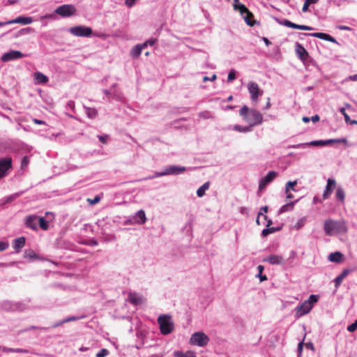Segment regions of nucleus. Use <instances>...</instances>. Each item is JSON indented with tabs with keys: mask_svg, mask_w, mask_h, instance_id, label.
Returning a JSON list of instances; mask_svg holds the SVG:
<instances>
[{
	"mask_svg": "<svg viewBox=\"0 0 357 357\" xmlns=\"http://www.w3.org/2000/svg\"><path fill=\"white\" fill-rule=\"evenodd\" d=\"M156 41H157L156 38H150L148 40L145 41L144 43L140 44V45L142 46V49H144V48L147 47L149 45H150V46L153 45Z\"/></svg>",
	"mask_w": 357,
	"mask_h": 357,
	"instance_id": "46",
	"label": "nucleus"
},
{
	"mask_svg": "<svg viewBox=\"0 0 357 357\" xmlns=\"http://www.w3.org/2000/svg\"><path fill=\"white\" fill-rule=\"evenodd\" d=\"M336 186V181L333 178H328L327 180V184L325 187L324 193H323V199L326 200L327 199L330 195H331L333 190Z\"/></svg>",
	"mask_w": 357,
	"mask_h": 357,
	"instance_id": "16",
	"label": "nucleus"
},
{
	"mask_svg": "<svg viewBox=\"0 0 357 357\" xmlns=\"http://www.w3.org/2000/svg\"><path fill=\"white\" fill-rule=\"evenodd\" d=\"M9 246V244L6 241H0V252L3 251L7 249Z\"/></svg>",
	"mask_w": 357,
	"mask_h": 357,
	"instance_id": "56",
	"label": "nucleus"
},
{
	"mask_svg": "<svg viewBox=\"0 0 357 357\" xmlns=\"http://www.w3.org/2000/svg\"><path fill=\"white\" fill-rule=\"evenodd\" d=\"M298 202V199L294 201V202H290L287 203L286 204L282 206L278 211V214L280 215L283 213L293 211L295 204L297 203Z\"/></svg>",
	"mask_w": 357,
	"mask_h": 357,
	"instance_id": "26",
	"label": "nucleus"
},
{
	"mask_svg": "<svg viewBox=\"0 0 357 357\" xmlns=\"http://www.w3.org/2000/svg\"><path fill=\"white\" fill-rule=\"evenodd\" d=\"M97 114H98V112L96 109L89 108V107L86 108V114L89 118L94 119L97 116Z\"/></svg>",
	"mask_w": 357,
	"mask_h": 357,
	"instance_id": "43",
	"label": "nucleus"
},
{
	"mask_svg": "<svg viewBox=\"0 0 357 357\" xmlns=\"http://www.w3.org/2000/svg\"><path fill=\"white\" fill-rule=\"evenodd\" d=\"M319 300V296L311 294L307 301H305L301 305L295 308L296 317L300 318L310 312L313 305Z\"/></svg>",
	"mask_w": 357,
	"mask_h": 357,
	"instance_id": "3",
	"label": "nucleus"
},
{
	"mask_svg": "<svg viewBox=\"0 0 357 357\" xmlns=\"http://www.w3.org/2000/svg\"><path fill=\"white\" fill-rule=\"evenodd\" d=\"M347 140L346 138L330 139L326 140H314L309 142L300 143L296 144L289 145V149H307L310 146H324L335 143H344L346 144Z\"/></svg>",
	"mask_w": 357,
	"mask_h": 357,
	"instance_id": "1",
	"label": "nucleus"
},
{
	"mask_svg": "<svg viewBox=\"0 0 357 357\" xmlns=\"http://www.w3.org/2000/svg\"><path fill=\"white\" fill-rule=\"evenodd\" d=\"M344 255L340 252H331L328 256V260L331 262H335V263H341L343 261Z\"/></svg>",
	"mask_w": 357,
	"mask_h": 357,
	"instance_id": "24",
	"label": "nucleus"
},
{
	"mask_svg": "<svg viewBox=\"0 0 357 357\" xmlns=\"http://www.w3.org/2000/svg\"><path fill=\"white\" fill-rule=\"evenodd\" d=\"M263 261L273 265H280L283 263V258L279 255H272L264 258Z\"/></svg>",
	"mask_w": 357,
	"mask_h": 357,
	"instance_id": "22",
	"label": "nucleus"
},
{
	"mask_svg": "<svg viewBox=\"0 0 357 357\" xmlns=\"http://www.w3.org/2000/svg\"><path fill=\"white\" fill-rule=\"evenodd\" d=\"M276 22L283 26L290 27L292 29H298V24H295L294 22H291V21L284 19V20H280L278 18H275Z\"/></svg>",
	"mask_w": 357,
	"mask_h": 357,
	"instance_id": "30",
	"label": "nucleus"
},
{
	"mask_svg": "<svg viewBox=\"0 0 357 357\" xmlns=\"http://www.w3.org/2000/svg\"><path fill=\"white\" fill-rule=\"evenodd\" d=\"M210 187V182L207 181L204 183L202 186H200L197 190V195L199 197H202L205 195V192L207 190H208Z\"/></svg>",
	"mask_w": 357,
	"mask_h": 357,
	"instance_id": "31",
	"label": "nucleus"
},
{
	"mask_svg": "<svg viewBox=\"0 0 357 357\" xmlns=\"http://www.w3.org/2000/svg\"><path fill=\"white\" fill-rule=\"evenodd\" d=\"M174 357H196V354L192 351H188L186 352L176 351L174 352Z\"/></svg>",
	"mask_w": 357,
	"mask_h": 357,
	"instance_id": "32",
	"label": "nucleus"
},
{
	"mask_svg": "<svg viewBox=\"0 0 357 357\" xmlns=\"http://www.w3.org/2000/svg\"><path fill=\"white\" fill-rule=\"evenodd\" d=\"M165 176V171L163 170L162 172H156L154 173L153 175L147 176V177L143 178L142 180L153 179L155 178H158V177Z\"/></svg>",
	"mask_w": 357,
	"mask_h": 357,
	"instance_id": "45",
	"label": "nucleus"
},
{
	"mask_svg": "<svg viewBox=\"0 0 357 357\" xmlns=\"http://www.w3.org/2000/svg\"><path fill=\"white\" fill-rule=\"evenodd\" d=\"M22 194V192H16V193H14L13 195H9L8 197H4L2 199V204H8V203L13 202L17 197H19Z\"/></svg>",
	"mask_w": 357,
	"mask_h": 357,
	"instance_id": "34",
	"label": "nucleus"
},
{
	"mask_svg": "<svg viewBox=\"0 0 357 357\" xmlns=\"http://www.w3.org/2000/svg\"><path fill=\"white\" fill-rule=\"evenodd\" d=\"M268 207L267 206H264L261 207L260 211L258 213V216L262 215L263 213H266L268 211Z\"/></svg>",
	"mask_w": 357,
	"mask_h": 357,
	"instance_id": "62",
	"label": "nucleus"
},
{
	"mask_svg": "<svg viewBox=\"0 0 357 357\" xmlns=\"http://www.w3.org/2000/svg\"><path fill=\"white\" fill-rule=\"evenodd\" d=\"M33 31V29L31 27L23 28L19 31V32L16 35V37L29 33L32 32Z\"/></svg>",
	"mask_w": 357,
	"mask_h": 357,
	"instance_id": "47",
	"label": "nucleus"
},
{
	"mask_svg": "<svg viewBox=\"0 0 357 357\" xmlns=\"http://www.w3.org/2000/svg\"><path fill=\"white\" fill-rule=\"evenodd\" d=\"M236 78V70L234 69H231L228 74L227 81L232 82Z\"/></svg>",
	"mask_w": 357,
	"mask_h": 357,
	"instance_id": "48",
	"label": "nucleus"
},
{
	"mask_svg": "<svg viewBox=\"0 0 357 357\" xmlns=\"http://www.w3.org/2000/svg\"><path fill=\"white\" fill-rule=\"evenodd\" d=\"M29 162V157L28 156H24L22 158V167H26V165H28Z\"/></svg>",
	"mask_w": 357,
	"mask_h": 357,
	"instance_id": "60",
	"label": "nucleus"
},
{
	"mask_svg": "<svg viewBox=\"0 0 357 357\" xmlns=\"http://www.w3.org/2000/svg\"><path fill=\"white\" fill-rule=\"evenodd\" d=\"M109 354V351L106 349H100L96 355V357H105L107 356Z\"/></svg>",
	"mask_w": 357,
	"mask_h": 357,
	"instance_id": "49",
	"label": "nucleus"
},
{
	"mask_svg": "<svg viewBox=\"0 0 357 357\" xmlns=\"http://www.w3.org/2000/svg\"><path fill=\"white\" fill-rule=\"evenodd\" d=\"M208 341L209 339L208 336L203 332H195L192 335L190 338V343L199 347L206 346Z\"/></svg>",
	"mask_w": 357,
	"mask_h": 357,
	"instance_id": "9",
	"label": "nucleus"
},
{
	"mask_svg": "<svg viewBox=\"0 0 357 357\" xmlns=\"http://www.w3.org/2000/svg\"><path fill=\"white\" fill-rule=\"evenodd\" d=\"M258 271V274L256 275L257 278H259L261 282L265 281L267 280V277L265 275H263L262 273L264 270V268L262 265H259L257 267Z\"/></svg>",
	"mask_w": 357,
	"mask_h": 357,
	"instance_id": "40",
	"label": "nucleus"
},
{
	"mask_svg": "<svg viewBox=\"0 0 357 357\" xmlns=\"http://www.w3.org/2000/svg\"><path fill=\"white\" fill-rule=\"evenodd\" d=\"M227 130L232 129L233 130H235V131H237L239 132H243V133H246V132H249L252 131V128L250 126H240V125H234V126H229L227 127Z\"/></svg>",
	"mask_w": 357,
	"mask_h": 357,
	"instance_id": "27",
	"label": "nucleus"
},
{
	"mask_svg": "<svg viewBox=\"0 0 357 357\" xmlns=\"http://www.w3.org/2000/svg\"><path fill=\"white\" fill-rule=\"evenodd\" d=\"M33 20L31 17L19 16L14 20L6 21L7 25L11 24H22L24 25L30 24Z\"/></svg>",
	"mask_w": 357,
	"mask_h": 357,
	"instance_id": "18",
	"label": "nucleus"
},
{
	"mask_svg": "<svg viewBox=\"0 0 357 357\" xmlns=\"http://www.w3.org/2000/svg\"><path fill=\"white\" fill-rule=\"evenodd\" d=\"M278 176V173L274 171H270L268 174L262 178L260 179L259 183V190H263L265 188L271 183L275 177Z\"/></svg>",
	"mask_w": 357,
	"mask_h": 357,
	"instance_id": "12",
	"label": "nucleus"
},
{
	"mask_svg": "<svg viewBox=\"0 0 357 357\" xmlns=\"http://www.w3.org/2000/svg\"><path fill=\"white\" fill-rule=\"evenodd\" d=\"M344 121L347 124L357 125V120H351L349 115H345Z\"/></svg>",
	"mask_w": 357,
	"mask_h": 357,
	"instance_id": "54",
	"label": "nucleus"
},
{
	"mask_svg": "<svg viewBox=\"0 0 357 357\" xmlns=\"http://www.w3.org/2000/svg\"><path fill=\"white\" fill-rule=\"evenodd\" d=\"M234 9L235 10H238L243 15L245 22L249 26H253L254 22L250 20V17H252V14L250 13L249 10L242 3H240L239 0H234Z\"/></svg>",
	"mask_w": 357,
	"mask_h": 357,
	"instance_id": "6",
	"label": "nucleus"
},
{
	"mask_svg": "<svg viewBox=\"0 0 357 357\" xmlns=\"http://www.w3.org/2000/svg\"><path fill=\"white\" fill-rule=\"evenodd\" d=\"M38 224L43 230H47L49 228V222L44 217L38 216Z\"/></svg>",
	"mask_w": 357,
	"mask_h": 357,
	"instance_id": "39",
	"label": "nucleus"
},
{
	"mask_svg": "<svg viewBox=\"0 0 357 357\" xmlns=\"http://www.w3.org/2000/svg\"><path fill=\"white\" fill-rule=\"evenodd\" d=\"M351 273V270L345 268L334 279L335 287L337 289L342 284L343 280Z\"/></svg>",
	"mask_w": 357,
	"mask_h": 357,
	"instance_id": "23",
	"label": "nucleus"
},
{
	"mask_svg": "<svg viewBox=\"0 0 357 357\" xmlns=\"http://www.w3.org/2000/svg\"><path fill=\"white\" fill-rule=\"evenodd\" d=\"M26 239L24 237H19L15 238L13 242V247L15 250V252L18 253L21 249L25 245Z\"/></svg>",
	"mask_w": 357,
	"mask_h": 357,
	"instance_id": "25",
	"label": "nucleus"
},
{
	"mask_svg": "<svg viewBox=\"0 0 357 357\" xmlns=\"http://www.w3.org/2000/svg\"><path fill=\"white\" fill-rule=\"evenodd\" d=\"M107 137H108V136H107V135H99V136H98V139H99V140H100L102 143H103V144H105V143H106V142H107Z\"/></svg>",
	"mask_w": 357,
	"mask_h": 357,
	"instance_id": "64",
	"label": "nucleus"
},
{
	"mask_svg": "<svg viewBox=\"0 0 357 357\" xmlns=\"http://www.w3.org/2000/svg\"><path fill=\"white\" fill-rule=\"evenodd\" d=\"M24 257L29 258L31 260H34L36 259H38V255L33 250H26L24 252Z\"/></svg>",
	"mask_w": 357,
	"mask_h": 357,
	"instance_id": "42",
	"label": "nucleus"
},
{
	"mask_svg": "<svg viewBox=\"0 0 357 357\" xmlns=\"http://www.w3.org/2000/svg\"><path fill=\"white\" fill-rule=\"evenodd\" d=\"M103 93L107 96V99L112 98V86L109 89H103Z\"/></svg>",
	"mask_w": 357,
	"mask_h": 357,
	"instance_id": "55",
	"label": "nucleus"
},
{
	"mask_svg": "<svg viewBox=\"0 0 357 357\" xmlns=\"http://www.w3.org/2000/svg\"><path fill=\"white\" fill-rule=\"evenodd\" d=\"M12 167V159L10 157L0 159V178L6 174V172Z\"/></svg>",
	"mask_w": 357,
	"mask_h": 357,
	"instance_id": "14",
	"label": "nucleus"
},
{
	"mask_svg": "<svg viewBox=\"0 0 357 357\" xmlns=\"http://www.w3.org/2000/svg\"><path fill=\"white\" fill-rule=\"evenodd\" d=\"M296 53L298 57L303 61H305L309 57L308 52L305 47L298 43H296Z\"/></svg>",
	"mask_w": 357,
	"mask_h": 357,
	"instance_id": "20",
	"label": "nucleus"
},
{
	"mask_svg": "<svg viewBox=\"0 0 357 357\" xmlns=\"http://www.w3.org/2000/svg\"><path fill=\"white\" fill-rule=\"evenodd\" d=\"M68 32L77 37H91L92 35L96 37H102V34L93 33L91 27L85 26H75L70 28Z\"/></svg>",
	"mask_w": 357,
	"mask_h": 357,
	"instance_id": "4",
	"label": "nucleus"
},
{
	"mask_svg": "<svg viewBox=\"0 0 357 357\" xmlns=\"http://www.w3.org/2000/svg\"><path fill=\"white\" fill-rule=\"evenodd\" d=\"M1 307L5 311H15V310H23L24 309V305L22 303H13L10 301H4L1 303Z\"/></svg>",
	"mask_w": 357,
	"mask_h": 357,
	"instance_id": "10",
	"label": "nucleus"
},
{
	"mask_svg": "<svg viewBox=\"0 0 357 357\" xmlns=\"http://www.w3.org/2000/svg\"><path fill=\"white\" fill-rule=\"evenodd\" d=\"M298 29L303 30V31H310L312 30L313 28L307 25H300L298 24Z\"/></svg>",
	"mask_w": 357,
	"mask_h": 357,
	"instance_id": "58",
	"label": "nucleus"
},
{
	"mask_svg": "<svg viewBox=\"0 0 357 357\" xmlns=\"http://www.w3.org/2000/svg\"><path fill=\"white\" fill-rule=\"evenodd\" d=\"M248 90L250 94V98L252 102H256L259 96H261L263 91L260 90L256 82H250L248 84Z\"/></svg>",
	"mask_w": 357,
	"mask_h": 357,
	"instance_id": "11",
	"label": "nucleus"
},
{
	"mask_svg": "<svg viewBox=\"0 0 357 357\" xmlns=\"http://www.w3.org/2000/svg\"><path fill=\"white\" fill-rule=\"evenodd\" d=\"M79 319V317L70 316V317L63 319V322H65V324H66V323L70 322V321H77Z\"/></svg>",
	"mask_w": 357,
	"mask_h": 357,
	"instance_id": "53",
	"label": "nucleus"
},
{
	"mask_svg": "<svg viewBox=\"0 0 357 357\" xmlns=\"http://www.w3.org/2000/svg\"><path fill=\"white\" fill-rule=\"evenodd\" d=\"M307 221V218L306 217H303L301 218H300L297 222L294 225V228L296 229V230H299L300 229H301L303 227H304V225H305V222Z\"/></svg>",
	"mask_w": 357,
	"mask_h": 357,
	"instance_id": "41",
	"label": "nucleus"
},
{
	"mask_svg": "<svg viewBox=\"0 0 357 357\" xmlns=\"http://www.w3.org/2000/svg\"><path fill=\"white\" fill-rule=\"evenodd\" d=\"M36 84H46L48 82V77L40 72H36L33 75Z\"/></svg>",
	"mask_w": 357,
	"mask_h": 357,
	"instance_id": "28",
	"label": "nucleus"
},
{
	"mask_svg": "<svg viewBox=\"0 0 357 357\" xmlns=\"http://www.w3.org/2000/svg\"><path fill=\"white\" fill-rule=\"evenodd\" d=\"M24 56V54L18 50H10L8 52L4 53L1 59L3 62H7L12 60H16Z\"/></svg>",
	"mask_w": 357,
	"mask_h": 357,
	"instance_id": "13",
	"label": "nucleus"
},
{
	"mask_svg": "<svg viewBox=\"0 0 357 357\" xmlns=\"http://www.w3.org/2000/svg\"><path fill=\"white\" fill-rule=\"evenodd\" d=\"M112 98L118 101H122L123 96L119 89H116V84L112 85Z\"/></svg>",
	"mask_w": 357,
	"mask_h": 357,
	"instance_id": "29",
	"label": "nucleus"
},
{
	"mask_svg": "<svg viewBox=\"0 0 357 357\" xmlns=\"http://www.w3.org/2000/svg\"><path fill=\"white\" fill-rule=\"evenodd\" d=\"M158 322L162 335H168L173 331L174 324L171 321L170 316L162 314L158 318Z\"/></svg>",
	"mask_w": 357,
	"mask_h": 357,
	"instance_id": "5",
	"label": "nucleus"
},
{
	"mask_svg": "<svg viewBox=\"0 0 357 357\" xmlns=\"http://www.w3.org/2000/svg\"><path fill=\"white\" fill-rule=\"evenodd\" d=\"M335 197L337 200L340 201L342 203L344 202L345 192L344 189L341 186H338L337 188Z\"/></svg>",
	"mask_w": 357,
	"mask_h": 357,
	"instance_id": "35",
	"label": "nucleus"
},
{
	"mask_svg": "<svg viewBox=\"0 0 357 357\" xmlns=\"http://www.w3.org/2000/svg\"><path fill=\"white\" fill-rule=\"evenodd\" d=\"M279 230H280V227H266L262 230L261 235L262 237H266L269 234H273Z\"/></svg>",
	"mask_w": 357,
	"mask_h": 357,
	"instance_id": "37",
	"label": "nucleus"
},
{
	"mask_svg": "<svg viewBox=\"0 0 357 357\" xmlns=\"http://www.w3.org/2000/svg\"><path fill=\"white\" fill-rule=\"evenodd\" d=\"M146 217L143 210H139L132 217V222L142 225L146 222Z\"/></svg>",
	"mask_w": 357,
	"mask_h": 357,
	"instance_id": "21",
	"label": "nucleus"
},
{
	"mask_svg": "<svg viewBox=\"0 0 357 357\" xmlns=\"http://www.w3.org/2000/svg\"><path fill=\"white\" fill-rule=\"evenodd\" d=\"M142 50L143 49H142V46L140 45V44H137V45H135L130 51V56L132 58H138L140 56V54H142Z\"/></svg>",
	"mask_w": 357,
	"mask_h": 357,
	"instance_id": "33",
	"label": "nucleus"
},
{
	"mask_svg": "<svg viewBox=\"0 0 357 357\" xmlns=\"http://www.w3.org/2000/svg\"><path fill=\"white\" fill-rule=\"evenodd\" d=\"M252 128L262 123L263 116L262 114L256 109H251L248 114V116L245 119Z\"/></svg>",
	"mask_w": 357,
	"mask_h": 357,
	"instance_id": "7",
	"label": "nucleus"
},
{
	"mask_svg": "<svg viewBox=\"0 0 357 357\" xmlns=\"http://www.w3.org/2000/svg\"><path fill=\"white\" fill-rule=\"evenodd\" d=\"M186 170V167L177 165H169L165 167V176L178 175L183 174Z\"/></svg>",
	"mask_w": 357,
	"mask_h": 357,
	"instance_id": "15",
	"label": "nucleus"
},
{
	"mask_svg": "<svg viewBox=\"0 0 357 357\" xmlns=\"http://www.w3.org/2000/svg\"><path fill=\"white\" fill-rule=\"evenodd\" d=\"M76 10L74 5L64 4L57 7L54 12L62 17H70L75 14Z\"/></svg>",
	"mask_w": 357,
	"mask_h": 357,
	"instance_id": "8",
	"label": "nucleus"
},
{
	"mask_svg": "<svg viewBox=\"0 0 357 357\" xmlns=\"http://www.w3.org/2000/svg\"><path fill=\"white\" fill-rule=\"evenodd\" d=\"M13 353L28 354L29 351L27 349H22V348H17V349L13 348Z\"/></svg>",
	"mask_w": 357,
	"mask_h": 357,
	"instance_id": "57",
	"label": "nucleus"
},
{
	"mask_svg": "<svg viewBox=\"0 0 357 357\" xmlns=\"http://www.w3.org/2000/svg\"><path fill=\"white\" fill-rule=\"evenodd\" d=\"M337 28L340 30H342V31H351V28L349 27V26H344V25H339L337 26Z\"/></svg>",
	"mask_w": 357,
	"mask_h": 357,
	"instance_id": "63",
	"label": "nucleus"
},
{
	"mask_svg": "<svg viewBox=\"0 0 357 357\" xmlns=\"http://www.w3.org/2000/svg\"><path fill=\"white\" fill-rule=\"evenodd\" d=\"M136 1L137 0H125V4L128 8H132L135 4Z\"/></svg>",
	"mask_w": 357,
	"mask_h": 357,
	"instance_id": "59",
	"label": "nucleus"
},
{
	"mask_svg": "<svg viewBox=\"0 0 357 357\" xmlns=\"http://www.w3.org/2000/svg\"><path fill=\"white\" fill-rule=\"evenodd\" d=\"M297 181L295 180V181H288L286 185H285V192H288L289 191H294V192H297L298 190H296L295 188V186L297 185Z\"/></svg>",
	"mask_w": 357,
	"mask_h": 357,
	"instance_id": "38",
	"label": "nucleus"
},
{
	"mask_svg": "<svg viewBox=\"0 0 357 357\" xmlns=\"http://www.w3.org/2000/svg\"><path fill=\"white\" fill-rule=\"evenodd\" d=\"M324 231L327 236H334L346 232L347 227L344 222L328 219L324 222Z\"/></svg>",
	"mask_w": 357,
	"mask_h": 357,
	"instance_id": "2",
	"label": "nucleus"
},
{
	"mask_svg": "<svg viewBox=\"0 0 357 357\" xmlns=\"http://www.w3.org/2000/svg\"><path fill=\"white\" fill-rule=\"evenodd\" d=\"M199 117L203 118L204 119H210L211 118L212 115L210 112L208 111H204L199 114Z\"/></svg>",
	"mask_w": 357,
	"mask_h": 357,
	"instance_id": "50",
	"label": "nucleus"
},
{
	"mask_svg": "<svg viewBox=\"0 0 357 357\" xmlns=\"http://www.w3.org/2000/svg\"><path fill=\"white\" fill-rule=\"evenodd\" d=\"M129 302L134 305L141 303V298L136 293H130L128 296Z\"/></svg>",
	"mask_w": 357,
	"mask_h": 357,
	"instance_id": "36",
	"label": "nucleus"
},
{
	"mask_svg": "<svg viewBox=\"0 0 357 357\" xmlns=\"http://www.w3.org/2000/svg\"><path fill=\"white\" fill-rule=\"evenodd\" d=\"M100 197H98V196H96V197H94V199H88V201H89L91 204H97L98 202H100Z\"/></svg>",
	"mask_w": 357,
	"mask_h": 357,
	"instance_id": "61",
	"label": "nucleus"
},
{
	"mask_svg": "<svg viewBox=\"0 0 357 357\" xmlns=\"http://www.w3.org/2000/svg\"><path fill=\"white\" fill-rule=\"evenodd\" d=\"M250 110H249V108L246 106V105H244L242 107V108L240 109L239 111V114L241 116H242L243 118V119L245 120V117L247 116H248V114L250 112Z\"/></svg>",
	"mask_w": 357,
	"mask_h": 357,
	"instance_id": "44",
	"label": "nucleus"
},
{
	"mask_svg": "<svg viewBox=\"0 0 357 357\" xmlns=\"http://www.w3.org/2000/svg\"><path fill=\"white\" fill-rule=\"evenodd\" d=\"M300 35L303 36H310L312 37L318 38L320 39H323L324 40L330 41L334 43H337L336 39L331 36L321 32H316V33H301Z\"/></svg>",
	"mask_w": 357,
	"mask_h": 357,
	"instance_id": "17",
	"label": "nucleus"
},
{
	"mask_svg": "<svg viewBox=\"0 0 357 357\" xmlns=\"http://www.w3.org/2000/svg\"><path fill=\"white\" fill-rule=\"evenodd\" d=\"M25 226L33 230L38 229V216L36 215H28L24 222Z\"/></svg>",
	"mask_w": 357,
	"mask_h": 357,
	"instance_id": "19",
	"label": "nucleus"
},
{
	"mask_svg": "<svg viewBox=\"0 0 357 357\" xmlns=\"http://www.w3.org/2000/svg\"><path fill=\"white\" fill-rule=\"evenodd\" d=\"M347 329L349 332H354L357 329V319L353 324L349 325Z\"/></svg>",
	"mask_w": 357,
	"mask_h": 357,
	"instance_id": "52",
	"label": "nucleus"
},
{
	"mask_svg": "<svg viewBox=\"0 0 357 357\" xmlns=\"http://www.w3.org/2000/svg\"><path fill=\"white\" fill-rule=\"evenodd\" d=\"M66 109L68 111H71L72 112H75V102L73 100H70L68 102L66 105Z\"/></svg>",
	"mask_w": 357,
	"mask_h": 357,
	"instance_id": "51",
	"label": "nucleus"
}]
</instances>
